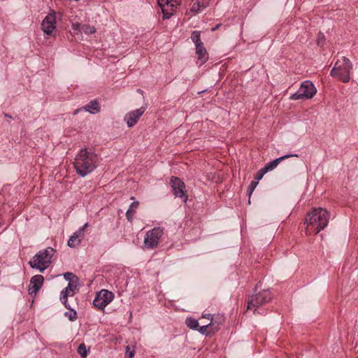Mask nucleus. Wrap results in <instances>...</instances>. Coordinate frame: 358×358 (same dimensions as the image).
I'll return each instance as SVG.
<instances>
[{"label": "nucleus", "mask_w": 358, "mask_h": 358, "mask_svg": "<svg viewBox=\"0 0 358 358\" xmlns=\"http://www.w3.org/2000/svg\"><path fill=\"white\" fill-rule=\"evenodd\" d=\"M331 213L326 208H313L306 215L304 224L306 235L317 234L324 230L328 225Z\"/></svg>", "instance_id": "1"}, {"label": "nucleus", "mask_w": 358, "mask_h": 358, "mask_svg": "<svg viewBox=\"0 0 358 358\" xmlns=\"http://www.w3.org/2000/svg\"><path fill=\"white\" fill-rule=\"evenodd\" d=\"M98 162V156L93 151L84 148L76 155L74 168L78 175L85 177L94 171Z\"/></svg>", "instance_id": "2"}, {"label": "nucleus", "mask_w": 358, "mask_h": 358, "mask_svg": "<svg viewBox=\"0 0 358 358\" xmlns=\"http://www.w3.org/2000/svg\"><path fill=\"white\" fill-rule=\"evenodd\" d=\"M352 64L346 57L338 59L331 71V76L336 78L343 83H348L350 80V71Z\"/></svg>", "instance_id": "3"}, {"label": "nucleus", "mask_w": 358, "mask_h": 358, "mask_svg": "<svg viewBox=\"0 0 358 358\" xmlns=\"http://www.w3.org/2000/svg\"><path fill=\"white\" fill-rule=\"evenodd\" d=\"M54 252L55 250L52 248H47L40 250L29 261L30 266L41 272L44 271L51 264Z\"/></svg>", "instance_id": "4"}, {"label": "nucleus", "mask_w": 358, "mask_h": 358, "mask_svg": "<svg viewBox=\"0 0 358 358\" xmlns=\"http://www.w3.org/2000/svg\"><path fill=\"white\" fill-rule=\"evenodd\" d=\"M317 92V90L312 82L306 80L303 82L298 91L289 96L290 100L310 99Z\"/></svg>", "instance_id": "5"}, {"label": "nucleus", "mask_w": 358, "mask_h": 358, "mask_svg": "<svg viewBox=\"0 0 358 358\" xmlns=\"http://www.w3.org/2000/svg\"><path fill=\"white\" fill-rule=\"evenodd\" d=\"M163 234L164 229L160 227H154L152 229L149 230L144 238V247L146 249L157 248Z\"/></svg>", "instance_id": "6"}, {"label": "nucleus", "mask_w": 358, "mask_h": 358, "mask_svg": "<svg viewBox=\"0 0 358 358\" xmlns=\"http://www.w3.org/2000/svg\"><path fill=\"white\" fill-rule=\"evenodd\" d=\"M271 293L269 290H262L252 296L251 300L248 303V309L250 310L254 308V313H255L257 308L261 306L264 303H268L271 301Z\"/></svg>", "instance_id": "7"}, {"label": "nucleus", "mask_w": 358, "mask_h": 358, "mask_svg": "<svg viewBox=\"0 0 358 358\" xmlns=\"http://www.w3.org/2000/svg\"><path fill=\"white\" fill-rule=\"evenodd\" d=\"M157 3L163 13V18L169 19L176 12L180 0H157Z\"/></svg>", "instance_id": "8"}, {"label": "nucleus", "mask_w": 358, "mask_h": 358, "mask_svg": "<svg viewBox=\"0 0 358 358\" xmlns=\"http://www.w3.org/2000/svg\"><path fill=\"white\" fill-rule=\"evenodd\" d=\"M79 280L78 278L73 280H70L68 283L67 287L62 290L60 293L59 299L61 302L65 306L66 308H69L67 299L69 296H74L78 291Z\"/></svg>", "instance_id": "9"}, {"label": "nucleus", "mask_w": 358, "mask_h": 358, "mask_svg": "<svg viewBox=\"0 0 358 358\" xmlns=\"http://www.w3.org/2000/svg\"><path fill=\"white\" fill-rule=\"evenodd\" d=\"M114 299L113 292L106 289H102L96 294L93 301L95 307L100 310L104 309Z\"/></svg>", "instance_id": "10"}, {"label": "nucleus", "mask_w": 358, "mask_h": 358, "mask_svg": "<svg viewBox=\"0 0 358 358\" xmlns=\"http://www.w3.org/2000/svg\"><path fill=\"white\" fill-rule=\"evenodd\" d=\"M171 185L173 188L174 195L183 199L185 203L187 202L188 196L185 189V185L179 178L172 176L170 180Z\"/></svg>", "instance_id": "11"}, {"label": "nucleus", "mask_w": 358, "mask_h": 358, "mask_svg": "<svg viewBox=\"0 0 358 358\" xmlns=\"http://www.w3.org/2000/svg\"><path fill=\"white\" fill-rule=\"evenodd\" d=\"M206 319L209 322L208 324H203L202 326H199L196 331H198L200 334L205 336H208L211 334H214L213 332L212 327L217 322L216 319L213 316V315L203 314L201 315V320Z\"/></svg>", "instance_id": "12"}, {"label": "nucleus", "mask_w": 358, "mask_h": 358, "mask_svg": "<svg viewBox=\"0 0 358 358\" xmlns=\"http://www.w3.org/2000/svg\"><path fill=\"white\" fill-rule=\"evenodd\" d=\"M145 111V108L144 107H141L140 108L127 113L124 117V120L127 122L128 127H133L135 124H136Z\"/></svg>", "instance_id": "13"}, {"label": "nucleus", "mask_w": 358, "mask_h": 358, "mask_svg": "<svg viewBox=\"0 0 358 358\" xmlns=\"http://www.w3.org/2000/svg\"><path fill=\"white\" fill-rule=\"evenodd\" d=\"M42 29L45 34L49 36L56 28V17L55 13L48 15L42 22Z\"/></svg>", "instance_id": "14"}, {"label": "nucleus", "mask_w": 358, "mask_h": 358, "mask_svg": "<svg viewBox=\"0 0 358 358\" xmlns=\"http://www.w3.org/2000/svg\"><path fill=\"white\" fill-rule=\"evenodd\" d=\"M88 225V223H85L82 227L70 236L67 243V245L70 248H76L80 244L81 240L85 236V231Z\"/></svg>", "instance_id": "15"}, {"label": "nucleus", "mask_w": 358, "mask_h": 358, "mask_svg": "<svg viewBox=\"0 0 358 358\" xmlns=\"http://www.w3.org/2000/svg\"><path fill=\"white\" fill-rule=\"evenodd\" d=\"M43 280V276L41 275L33 276L30 280V286L29 288V294L36 295L41 288Z\"/></svg>", "instance_id": "16"}, {"label": "nucleus", "mask_w": 358, "mask_h": 358, "mask_svg": "<svg viewBox=\"0 0 358 358\" xmlns=\"http://www.w3.org/2000/svg\"><path fill=\"white\" fill-rule=\"evenodd\" d=\"M209 2L210 0H192L190 5L189 13H191L192 15L200 13L209 5Z\"/></svg>", "instance_id": "17"}, {"label": "nucleus", "mask_w": 358, "mask_h": 358, "mask_svg": "<svg viewBox=\"0 0 358 358\" xmlns=\"http://www.w3.org/2000/svg\"><path fill=\"white\" fill-rule=\"evenodd\" d=\"M196 54L197 55L198 62L200 65H202L206 62L208 59V54L206 49L203 46V43L199 44L196 46Z\"/></svg>", "instance_id": "18"}, {"label": "nucleus", "mask_w": 358, "mask_h": 358, "mask_svg": "<svg viewBox=\"0 0 358 358\" xmlns=\"http://www.w3.org/2000/svg\"><path fill=\"white\" fill-rule=\"evenodd\" d=\"M297 157L298 155H296V154H294V155H284L282 157H280L279 158H277L271 162H269L268 163H267L264 169L266 171V172H268L270 171H272L273 170L275 167H277V166L279 164V163L280 162H282L283 159H287V158H289V157Z\"/></svg>", "instance_id": "19"}, {"label": "nucleus", "mask_w": 358, "mask_h": 358, "mask_svg": "<svg viewBox=\"0 0 358 358\" xmlns=\"http://www.w3.org/2000/svg\"><path fill=\"white\" fill-rule=\"evenodd\" d=\"M84 109L92 114L98 113L100 111L99 103L97 101H92L85 106Z\"/></svg>", "instance_id": "20"}, {"label": "nucleus", "mask_w": 358, "mask_h": 358, "mask_svg": "<svg viewBox=\"0 0 358 358\" xmlns=\"http://www.w3.org/2000/svg\"><path fill=\"white\" fill-rule=\"evenodd\" d=\"M213 316L216 319L217 321L214 326H211L213 332L215 333L219 331L220 326L223 324L224 322V317L223 315L219 314L216 315H213Z\"/></svg>", "instance_id": "21"}, {"label": "nucleus", "mask_w": 358, "mask_h": 358, "mask_svg": "<svg viewBox=\"0 0 358 358\" xmlns=\"http://www.w3.org/2000/svg\"><path fill=\"white\" fill-rule=\"evenodd\" d=\"M185 324L189 329L193 330H196L199 326L198 320L190 317L186 318Z\"/></svg>", "instance_id": "22"}, {"label": "nucleus", "mask_w": 358, "mask_h": 358, "mask_svg": "<svg viewBox=\"0 0 358 358\" xmlns=\"http://www.w3.org/2000/svg\"><path fill=\"white\" fill-rule=\"evenodd\" d=\"M191 39L194 43L195 46L199 44H202L203 43L201 41V33L199 31H194L191 36Z\"/></svg>", "instance_id": "23"}, {"label": "nucleus", "mask_w": 358, "mask_h": 358, "mask_svg": "<svg viewBox=\"0 0 358 358\" xmlns=\"http://www.w3.org/2000/svg\"><path fill=\"white\" fill-rule=\"evenodd\" d=\"M78 352L80 355L82 357H86L89 352V349L87 348L86 345L84 343H81L79 345L78 348Z\"/></svg>", "instance_id": "24"}, {"label": "nucleus", "mask_w": 358, "mask_h": 358, "mask_svg": "<svg viewBox=\"0 0 358 358\" xmlns=\"http://www.w3.org/2000/svg\"><path fill=\"white\" fill-rule=\"evenodd\" d=\"M82 30L87 34H92L96 32L95 27L90 24H83L82 26Z\"/></svg>", "instance_id": "25"}, {"label": "nucleus", "mask_w": 358, "mask_h": 358, "mask_svg": "<svg viewBox=\"0 0 358 358\" xmlns=\"http://www.w3.org/2000/svg\"><path fill=\"white\" fill-rule=\"evenodd\" d=\"M69 309L70 310V311L66 312L65 316L67 317L69 319V320H71V321L76 320L78 318L76 311L75 310L71 309L70 307Z\"/></svg>", "instance_id": "26"}, {"label": "nucleus", "mask_w": 358, "mask_h": 358, "mask_svg": "<svg viewBox=\"0 0 358 358\" xmlns=\"http://www.w3.org/2000/svg\"><path fill=\"white\" fill-rule=\"evenodd\" d=\"M266 173V171L263 167L257 171L255 176V180L259 182Z\"/></svg>", "instance_id": "27"}, {"label": "nucleus", "mask_w": 358, "mask_h": 358, "mask_svg": "<svg viewBox=\"0 0 358 358\" xmlns=\"http://www.w3.org/2000/svg\"><path fill=\"white\" fill-rule=\"evenodd\" d=\"M138 206H139V202L137 201H134L133 203H131V205L129 206V208L127 210H131V213H134L135 215L136 209L138 208Z\"/></svg>", "instance_id": "28"}, {"label": "nucleus", "mask_w": 358, "mask_h": 358, "mask_svg": "<svg viewBox=\"0 0 358 358\" xmlns=\"http://www.w3.org/2000/svg\"><path fill=\"white\" fill-rule=\"evenodd\" d=\"M64 278L69 282H70V280H74L76 279H78V277L76 275H75L73 273H70V272H67V273H64Z\"/></svg>", "instance_id": "29"}, {"label": "nucleus", "mask_w": 358, "mask_h": 358, "mask_svg": "<svg viewBox=\"0 0 358 358\" xmlns=\"http://www.w3.org/2000/svg\"><path fill=\"white\" fill-rule=\"evenodd\" d=\"M259 182L257 181V180H252L249 187H248V193H249V195H251L252 193L253 192V191L255 190V189L256 188L257 185H258Z\"/></svg>", "instance_id": "30"}, {"label": "nucleus", "mask_w": 358, "mask_h": 358, "mask_svg": "<svg viewBox=\"0 0 358 358\" xmlns=\"http://www.w3.org/2000/svg\"><path fill=\"white\" fill-rule=\"evenodd\" d=\"M72 29L74 31L80 33L82 31V26L78 22H74L72 24Z\"/></svg>", "instance_id": "31"}, {"label": "nucleus", "mask_w": 358, "mask_h": 358, "mask_svg": "<svg viewBox=\"0 0 358 358\" xmlns=\"http://www.w3.org/2000/svg\"><path fill=\"white\" fill-rule=\"evenodd\" d=\"M134 214L131 213V210H127L126 213V217L128 221L132 222L134 219Z\"/></svg>", "instance_id": "32"}, {"label": "nucleus", "mask_w": 358, "mask_h": 358, "mask_svg": "<svg viewBox=\"0 0 358 358\" xmlns=\"http://www.w3.org/2000/svg\"><path fill=\"white\" fill-rule=\"evenodd\" d=\"M126 356H127L129 358H133L134 356V352L131 351L129 346L127 347Z\"/></svg>", "instance_id": "33"}]
</instances>
